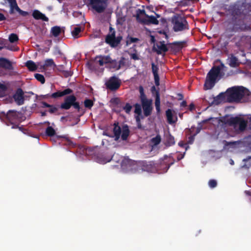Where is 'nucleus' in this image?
Masks as SVG:
<instances>
[{
	"label": "nucleus",
	"instance_id": "bf43d9fd",
	"mask_svg": "<svg viewBox=\"0 0 251 251\" xmlns=\"http://www.w3.org/2000/svg\"><path fill=\"white\" fill-rule=\"evenodd\" d=\"M130 57L134 60H139L140 59L138 54L136 53H131L130 54Z\"/></svg>",
	"mask_w": 251,
	"mask_h": 251
},
{
	"label": "nucleus",
	"instance_id": "5701e85b",
	"mask_svg": "<svg viewBox=\"0 0 251 251\" xmlns=\"http://www.w3.org/2000/svg\"><path fill=\"white\" fill-rule=\"evenodd\" d=\"M244 164L241 166L240 169L248 171L251 168V156H248L243 160Z\"/></svg>",
	"mask_w": 251,
	"mask_h": 251
},
{
	"label": "nucleus",
	"instance_id": "338daca9",
	"mask_svg": "<svg viewBox=\"0 0 251 251\" xmlns=\"http://www.w3.org/2000/svg\"><path fill=\"white\" fill-rule=\"evenodd\" d=\"M195 109V105L193 103H191L189 106V109L190 111H192Z\"/></svg>",
	"mask_w": 251,
	"mask_h": 251
},
{
	"label": "nucleus",
	"instance_id": "a211bd4d",
	"mask_svg": "<svg viewBox=\"0 0 251 251\" xmlns=\"http://www.w3.org/2000/svg\"><path fill=\"white\" fill-rule=\"evenodd\" d=\"M111 58L109 55H97L95 58V60L97 61L100 66H103L104 64H109L111 62Z\"/></svg>",
	"mask_w": 251,
	"mask_h": 251
},
{
	"label": "nucleus",
	"instance_id": "423d86ee",
	"mask_svg": "<svg viewBox=\"0 0 251 251\" xmlns=\"http://www.w3.org/2000/svg\"><path fill=\"white\" fill-rule=\"evenodd\" d=\"M228 100L229 101H240L244 96V88L243 87H232L227 90Z\"/></svg>",
	"mask_w": 251,
	"mask_h": 251
},
{
	"label": "nucleus",
	"instance_id": "4be33fe9",
	"mask_svg": "<svg viewBox=\"0 0 251 251\" xmlns=\"http://www.w3.org/2000/svg\"><path fill=\"white\" fill-rule=\"evenodd\" d=\"M32 16L36 20H42L45 22L49 21V18L38 10L33 11Z\"/></svg>",
	"mask_w": 251,
	"mask_h": 251
},
{
	"label": "nucleus",
	"instance_id": "f704fd0d",
	"mask_svg": "<svg viewBox=\"0 0 251 251\" xmlns=\"http://www.w3.org/2000/svg\"><path fill=\"white\" fill-rule=\"evenodd\" d=\"M46 134L48 136L51 137L55 135V131L52 127L49 126L46 129Z\"/></svg>",
	"mask_w": 251,
	"mask_h": 251
},
{
	"label": "nucleus",
	"instance_id": "49530a36",
	"mask_svg": "<svg viewBox=\"0 0 251 251\" xmlns=\"http://www.w3.org/2000/svg\"><path fill=\"white\" fill-rule=\"evenodd\" d=\"M151 69L153 75L158 74V67L157 65H155L154 63H151Z\"/></svg>",
	"mask_w": 251,
	"mask_h": 251
},
{
	"label": "nucleus",
	"instance_id": "bb28decb",
	"mask_svg": "<svg viewBox=\"0 0 251 251\" xmlns=\"http://www.w3.org/2000/svg\"><path fill=\"white\" fill-rule=\"evenodd\" d=\"M25 66L30 71H35L37 69V66L32 60H28L25 63Z\"/></svg>",
	"mask_w": 251,
	"mask_h": 251
},
{
	"label": "nucleus",
	"instance_id": "864d4df0",
	"mask_svg": "<svg viewBox=\"0 0 251 251\" xmlns=\"http://www.w3.org/2000/svg\"><path fill=\"white\" fill-rule=\"evenodd\" d=\"M54 54L56 55L58 54L61 55L62 54V52H61L60 48L58 46H55L54 48Z\"/></svg>",
	"mask_w": 251,
	"mask_h": 251
},
{
	"label": "nucleus",
	"instance_id": "393cba45",
	"mask_svg": "<svg viewBox=\"0 0 251 251\" xmlns=\"http://www.w3.org/2000/svg\"><path fill=\"white\" fill-rule=\"evenodd\" d=\"M173 163V162L169 163L166 160H163L160 162L159 166H158V167L162 169L163 172H166Z\"/></svg>",
	"mask_w": 251,
	"mask_h": 251
},
{
	"label": "nucleus",
	"instance_id": "412c9836",
	"mask_svg": "<svg viewBox=\"0 0 251 251\" xmlns=\"http://www.w3.org/2000/svg\"><path fill=\"white\" fill-rule=\"evenodd\" d=\"M165 145L166 146H171L175 144V140L174 137L171 135L170 132L168 131L165 134Z\"/></svg>",
	"mask_w": 251,
	"mask_h": 251
},
{
	"label": "nucleus",
	"instance_id": "603ef678",
	"mask_svg": "<svg viewBox=\"0 0 251 251\" xmlns=\"http://www.w3.org/2000/svg\"><path fill=\"white\" fill-rule=\"evenodd\" d=\"M6 41L3 39H0V50H2L3 48H7L9 49V48L6 47L5 46V42Z\"/></svg>",
	"mask_w": 251,
	"mask_h": 251
},
{
	"label": "nucleus",
	"instance_id": "052dcab7",
	"mask_svg": "<svg viewBox=\"0 0 251 251\" xmlns=\"http://www.w3.org/2000/svg\"><path fill=\"white\" fill-rule=\"evenodd\" d=\"M151 91L153 95H155V96L156 95V92H159L158 90H157L154 86H152L151 87Z\"/></svg>",
	"mask_w": 251,
	"mask_h": 251
},
{
	"label": "nucleus",
	"instance_id": "b1692460",
	"mask_svg": "<svg viewBox=\"0 0 251 251\" xmlns=\"http://www.w3.org/2000/svg\"><path fill=\"white\" fill-rule=\"evenodd\" d=\"M228 60H229L228 65L231 67L235 68L239 65L237 58L233 54L231 55Z\"/></svg>",
	"mask_w": 251,
	"mask_h": 251
},
{
	"label": "nucleus",
	"instance_id": "6ab92c4d",
	"mask_svg": "<svg viewBox=\"0 0 251 251\" xmlns=\"http://www.w3.org/2000/svg\"><path fill=\"white\" fill-rule=\"evenodd\" d=\"M142 170L147 172H153L155 169V164L153 161H143L141 163Z\"/></svg>",
	"mask_w": 251,
	"mask_h": 251
},
{
	"label": "nucleus",
	"instance_id": "774afa93",
	"mask_svg": "<svg viewBox=\"0 0 251 251\" xmlns=\"http://www.w3.org/2000/svg\"><path fill=\"white\" fill-rule=\"evenodd\" d=\"M180 107H186L187 106V102L185 101V100H183L182 101L181 103H180Z\"/></svg>",
	"mask_w": 251,
	"mask_h": 251
},
{
	"label": "nucleus",
	"instance_id": "a18cd8bd",
	"mask_svg": "<svg viewBox=\"0 0 251 251\" xmlns=\"http://www.w3.org/2000/svg\"><path fill=\"white\" fill-rule=\"evenodd\" d=\"M208 185L211 188H214L217 186V182L215 179H210L208 181Z\"/></svg>",
	"mask_w": 251,
	"mask_h": 251
},
{
	"label": "nucleus",
	"instance_id": "f8f14e48",
	"mask_svg": "<svg viewBox=\"0 0 251 251\" xmlns=\"http://www.w3.org/2000/svg\"><path fill=\"white\" fill-rule=\"evenodd\" d=\"M106 88L111 91L117 90L121 85V80L116 76H112L105 83Z\"/></svg>",
	"mask_w": 251,
	"mask_h": 251
},
{
	"label": "nucleus",
	"instance_id": "ddd939ff",
	"mask_svg": "<svg viewBox=\"0 0 251 251\" xmlns=\"http://www.w3.org/2000/svg\"><path fill=\"white\" fill-rule=\"evenodd\" d=\"M73 93V90L70 88H67L62 91H58L51 95L47 94L44 96L45 98H51L56 99L59 97H61L65 95H69Z\"/></svg>",
	"mask_w": 251,
	"mask_h": 251
},
{
	"label": "nucleus",
	"instance_id": "7ed1b4c3",
	"mask_svg": "<svg viewBox=\"0 0 251 251\" xmlns=\"http://www.w3.org/2000/svg\"><path fill=\"white\" fill-rule=\"evenodd\" d=\"M136 19L139 23L144 25H149L153 24L157 25L159 21L156 17L153 16H149L146 13L144 9H138L136 11Z\"/></svg>",
	"mask_w": 251,
	"mask_h": 251
},
{
	"label": "nucleus",
	"instance_id": "f03ea898",
	"mask_svg": "<svg viewBox=\"0 0 251 251\" xmlns=\"http://www.w3.org/2000/svg\"><path fill=\"white\" fill-rule=\"evenodd\" d=\"M221 71L220 66H214L207 74L204 84V89L209 90L212 89L215 85L218 77Z\"/></svg>",
	"mask_w": 251,
	"mask_h": 251
},
{
	"label": "nucleus",
	"instance_id": "1a4fd4ad",
	"mask_svg": "<svg viewBox=\"0 0 251 251\" xmlns=\"http://www.w3.org/2000/svg\"><path fill=\"white\" fill-rule=\"evenodd\" d=\"M72 106L76 109L77 112L81 110L79 102L76 101V98L74 95L66 96L64 99V101L60 104V108L65 110H68Z\"/></svg>",
	"mask_w": 251,
	"mask_h": 251
},
{
	"label": "nucleus",
	"instance_id": "de8ad7c7",
	"mask_svg": "<svg viewBox=\"0 0 251 251\" xmlns=\"http://www.w3.org/2000/svg\"><path fill=\"white\" fill-rule=\"evenodd\" d=\"M49 108H50V109H49L48 111L51 114L54 113L58 111V108L54 105L50 104V106Z\"/></svg>",
	"mask_w": 251,
	"mask_h": 251
},
{
	"label": "nucleus",
	"instance_id": "13d9d810",
	"mask_svg": "<svg viewBox=\"0 0 251 251\" xmlns=\"http://www.w3.org/2000/svg\"><path fill=\"white\" fill-rule=\"evenodd\" d=\"M224 145L226 146H228L229 145H234L236 144V142H227L226 140L223 141Z\"/></svg>",
	"mask_w": 251,
	"mask_h": 251
},
{
	"label": "nucleus",
	"instance_id": "5fc2aeb1",
	"mask_svg": "<svg viewBox=\"0 0 251 251\" xmlns=\"http://www.w3.org/2000/svg\"><path fill=\"white\" fill-rule=\"evenodd\" d=\"M62 73L65 77H68L72 75V73L70 71L64 70Z\"/></svg>",
	"mask_w": 251,
	"mask_h": 251
},
{
	"label": "nucleus",
	"instance_id": "cd10ccee",
	"mask_svg": "<svg viewBox=\"0 0 251 251\" xmlns=\"http://www.w3.org/2000/svg\"><path fill=\"white\" fill-rule=\"evenodd\" d=\"M155 106L157 112L159 113L160 111V99L159 92H156V95L155 96Z\"/></svg>",
	"mask_w": 251,
	"mask_h": 251
},
{
	"label": "nucleus",
	"instance_id": "37998d69",
	"mask_svg": "<svg viewBox=\"0 0 251 251\" xmlns=\"http://www.w3.org/2000/svg\"><path fill=\"white\" fill-rule=\"evenodd\" d=\"M132 108V106L129 103H126V105L123 107V110H124L127 114L130 113Z\"/></svg>",
	"mask_w": 251,
	"mask_h": 251
},
{
	"label": "nucleus",
	"instance_id": "4468645a",
	"mask_svg": "<svg viewBox=\"0 0 251 251\" xmlns=\"http://www.w3.org/2000/svg\"><path fill=\"white\" fill-rule=\"evenodd\" d=\"M167 122L169 124H175L177 121L176 113L173 110L168 109L165 112Z\"/></svg>",
	"mask_w": 251,
	"mask_h": 251
},
{
	"label": "nucleus",
	"instance_id": "a19ab883",
	"mask_svg": "<svg viewBox=\"0 0 251 251\" xmlns=\"http://www.w3.org/2000/svg\"><path fill=\"white\" fill-rule=\"evenodd\" d=\"M161 138L159 135H157L151 139V142L154 145H157L161 142Z\"/></svg>",
	"mask_w": 251,
	"mask_h": 251
},
{
	"label": "nucleus",
	"instance_id": "9b49d317",
	"mask_svg": "<svg viewBox=\"0 0 251 251\" xmlns=\"http://www.w3.org/2000/svg\"><path fill=\"white\" fill-rule=\"evenodd\" d=\"M227 123L234 127L239 125V130L240 131L245 130L247 126V121L243 118L239 117L230 118L227 120Z\"/></svg>",
	"mask_w": 251,
	"mask_h": 251
},
{
	"label": "nucleus",
	"instance_id": "f257e3e1",
	"mask_svg": "<svg viewBox=\"0 0 251 251\" xmlns=\"http://www.w3.org/2000/svg\"><path fill=\"white\" fill-rule=\"evenodd\" d=\"M248 4L243 3L240 5L235 6L232 10V18L227 22L225 33L228 38H230L233 33L241 29L242 21L241 18L247 15L249 10Z\"/></svg>",
	"mask_w": 251,
	"mask_h": 251
},
{
	"label": "nucleus",
	"instance_id": "72a5a7b5",
	"mask_svg": "<svg viewBox=\"0 0 251 251\" xmlns=\"http://www.w3.org/2000/svg\"><path fill=\"white\" fill-rule=\"evenodd\" d=\"M82 29L80 26H77L75 27L74 29L72 31V35L75 38H78V34L81 31Z\"/></svg>",
	"mask_w": 251,
	"mask_h": 251
},
{
	"label": "nucleus",
	"instance_id": "6e6552de",
	"mask_svg": "<svg viewBox=\"0 0 251 251\" xmlns=\"http://www.w3.org/2000/svg\"><path fill=\"white\" fill-rule=\"evenodd\" d=\"M122 36L120 35L116 36V31L111 25L109 27V32L105 37V42L111 47H117L121 43Z\"/></svg>",
	"mask_w": 251,
	"mask_h": 251
},
{
	"label": "nucleus",
	"instance_id": "0e129e2a",
	"mask_svg": "<svg viewBox=\"0 0 251 251\" xmlns=\"http://www.w3.org/2000/svg\"><path fill=\"white\" fill-rule=\"evenodd\" d=\"M19 123L16 124L12 126V128H19L20 130L22 131L23 129V128L22 127L19 126Z\"/></svg>",
	"mask_w": 251,
	"mask_h": 251
},
{
	"label": "nucleus",
	"instance_id": "e433bc0d",
	"mask_svg": "<svg viewBox=\"0 0 251 251\" xmlns=\"http://www.w3.org/2000/svg\"><path fill=\"white\" fill-rule=\"evenodd\" d=\"M84 106L90 109L94 105V102L92 100L90 99H86L84 101Z\"/></svg>",
	"mask_w": 251,
	"mask_h": 251
},
{
	"label": "nucleus",
	"instance_id": "f3484780",
	"mask_svg": "<svg viewBox=\"0 0 251 251\" xmlns=\"http://www.w3.org/2000/svg\"><path fill=\"white\" fill-rule=\"evenodd\" d=\"M155 46L157 49L155 48V46H154L153 47V50L155 51L157 54H161L162 52H166L168 50V49L164 41L157 42Z\"/></svg>",
	"mask_w": 251,
	"mask_h": 251
},
{
	"label": "nucleus",
	"instance_id": "09e8293b",
	"mask_svg": "<svg viewBox=\"0 0 251 251\" xmlns=\"http://www.w3.org/2000/svg\"><path fill=\"white\" fill-rule=\"evenodd\" d=\"M226 94L224 93H221L217 96V99H220L222 102L226 100Z\"/></svg>",
	"mask_w": 251,
	"mask_h": 251
},
{
	"label": "nucleus",
	"instance_id": "7c9ffc66",
	"mask_svg": "<svg viewBox=\"0 0 251 251\" xmlns=\"http://www.w3.org/2000/svg\"><path fill=\"white\" fill-rule=\"evenodd\" d=\"M61 30L59 26H54L51 28L50 32L54 37L58 36L61 33Z\"/></svg>",
	"mask_w": 251,
	"mask_h": 251
},
{
	"label": "nucleus",
	"instance_id": "4d7b16f0",
	"mask_svg": "<svg viewBox=\"0 0 251 251\" xmlns=\"http://www.w3.org/2000/svg\"><path fill=\"white\" fill-rule=\"evenodd\" d=\"M125 58L124 57H122L120 60L119 62H118L119 65H120V68H121L122 66L125 65Z\"/></svg>",
	"mask_w": 251,
	"mask_h": 251
},
{
	"label": "nucleus",
	"instance_id": "39448f33",
	"mask_svg": "<svg viewBox=\"0 0 251 251\" xmlns=\"http://www.w3.org/2000/svg\"><path fill=\"white\" fill-rule=\"evenodd\" d=\"M113 132L115 140L118 141L121 135L122 139L124 141L126 140L130 133L129 127L127 125H124L121 128L118 122H115L113 124Z\"/></svg>",
	"mask_w": 251,
	"mask_h": 251
},
{
	"label": "nucleus",
	"instance_id": "69168bd1",
	"mask_svg": "<svg viewBox=\"0 0 251 251\" xmlns=\"http://www.w3.org/2000/svg\"><path fill=\"white\" fill-rule=\"evenodd\" d=\"M57 69L59 72L62 73L64 70V66L63 65H59Z\"/></svg>",
	"mask_w": 251,
	"mask_h": 251
},
{
	"label": "nucleus",
	"instance_id": "473e14b6",
	"mask_svg": "<svg viewBox=\"0 0 251 251\" xmlns=\"http://www.w3.org/2000/svg\"><path fill=\"white\" fill-rule=\"evenodd\" d=\"M109 65V67L110 69H114L116 70H118L120 69V66L116 60H112L111 59Z\"/></svg>",
	"mask_w": 251,
	"mask_h": 251
},
{
	"label": "nucleus",
	"instance_id": "2eb2a0df",
	"mask_svg": "<svg viewBox=\"0 0 251 251\" xmlns=\"http://www.w3.org/2000/svg\"><path fill=\"white\" fill-rule=\"evenodd\" d=\"M152 100L150 99V100L143 101L141 103L144 114L146 117H148L151 114L152 110Z\"/></svg>",
	"mask_w": 251,
	"mask_h": 251
},
{
	"label": "nucleus",
	"instance_id": "79ce46f5",
	"mask_svg": "<svg viewBox=\"0 0 251 251\" xmlns=\"http://www.w3.org/2000/svg\"><path fill=\"white\" fill-rule=\"evenodd\" d=\"M110 102L118 108V105L121 103V101L119 98H114L110 100Z\"/></svg>",
	"mask_w": 251,
	"mask_h": 251
},
{
	"label": "nucleus",
	"instance_id": "3c124183",
	"mask_svg": "<svg viewBox=\"0 0 251 251\" xmlns=\"http://www.w3.org/2000/svg\"><path fill=\"white\" fill-rule=\"evenodd\" d=\"M154 83L156 86H158L160 84L159 83V76L158 75V74H154Z\"/></svg>",
	"mask_w": 251,
	"mask_h": 251
},
{
	"label": "nucleus",
	"instance_id": "c756f323",
	"mask_svg": "<svg viewBox=\"0 0 251 251\" xmlns=\"http://www.w3.org/2000/svg\"><path fill=\"white\" fill-rule=\"evenodd\" d=\"M51 66L55 67L56 65L52 59H47L45 60L44 64L43 66H41V68L45 69L48 67Z\"/></svg>",
	"mask_w": 251,
	"mask_h": 251
},
{
	"label": "nucleus",
	"instance_id": "c9c22d12",
	"mask_svg": "<svg viewBox=\"0 0 251 251\" xmlns=\"http://www.w3.org/2000/svg\"><path fill=\"white\" fill-rule=\"evenodd\" d=\"M6 90V86L0 82V98L5 96Z\"/></svg>",
	"mask_w": 251,
	"mask_h": 251
},
{
	"label": "nucleus",
	"instance_id": "a878e982",
	"mask_svg": "<svg viewBox=\"0 0 251 251\" xmlns=\"http://www.w3.org/2000/svg\"><path fill=\"white\" fill-rule=\"evenodd\" d=\"M82 151V154H85L86 155H92L95 153V148L92 147H85V146H82L80 149Z\"/></svg>",
	"mask_w": 251,
	"mask_h": 251
},
{
	"label": "nucleus",
	"instance_id": "6e6d98bb",
	"mask_svg": "<svg viewBox=\"0 0 251 251\" xmlns=\"http://www.w3.org/2000/svg\"><path fill=\"white\" fill-rule=\"evenodd\" d=\"M140 99L141 100V103L143 102V101H146L148 100H150V99H147L145 93L140 94Z\"/></svg>",
	"mask_w": 251,
	"mask_h": 251
},
{
	"label": "nucleus",
	"instance_id": "0eeeda50",
	"mask_svg": "<svg viewBox=\"0 0 251 251\" xmlns=\"http://www.w3.org/2000/svg\"><path fill=\"white\" fill-rule=\"evenodd\" d=\"M2 117L12 126L22 121V115L21 112L15 110H9L7 112H1Z\"/></svg>",
	"mask_w": 251,
	"mask_h": 251
},
{
	"label": "nucleus",
	"instance_id": "c03bdc74",
	"mask_svg": "<svg viewBox=\"0 0 251 251\" xmlns=\"http://www.w3.org/2000/svg\"><path fill=\"white\" fill-rule=\"evenodd\" d=\"M200 130L201 128H197L196 133H195L193 135H191L189 137L188 142L189 144H192L193 142L195 139V136L200 132Z\"/></svg>",
	"mask_w": 251,
	"mask_h": 251
},
{
	"label": "nucleus",
	"instance_id": "c85d7f7f",
	"mask_svg": "<svg viewBox=\"0 0 251 251\" xmlns=\"http://www.w3.org/2000/svg\"><path fill=\"white\" fill-rule=\"evenodd\" d=\"M186 43V41H176L172 43V45L174 46V50L177 51L180 50L183 48V45Z\"/></svg>",
	"mask_w": 251,
	"mask_h": 251
},
{
	"label": "nucleus",
	"instance_id": "aec40b11",
	"mask_svg": "<svg viewBox=\"0 0 251 251\" xmlns=\"http://www.w3.org/2000/svg\"><path fill=\"white\" fill-rule=\"evenodd\" d=\"M0 67L7 70H13L12 63L8 59L3 57L0 58Z\"/></svg>",
	"mask_w": 251,
	"mask_h": 251
},
{
	"label": "nucleus",
	"instance_id": "680f3d73",
	"mask_svg": "<svg viewBox=\"0 0 251 251\" xmlns=\"http://www.w3.org/2000/svg\"><path fill=\"white\" fill-rule=\"evenodd\" d=\"M41 104H42V106L41 107L42 108H45V107H48L49 108V107L50 106V104H48V103H47L45 101H42L41 102Z\"/></svg>",
	"mask_w": 251,
	"mask_h": 251
},
{
	"label": "nucleus",
	"instance_id": "8fccbe9b",
	"mask_svg": "<svg viewBox=\"0 0 251 251\" xmlns=\"http://www.w3.org/2000/svg\"><path fill=\"white\" fill-rule=\"evenodd\" d=\"M139 41V39L137 38L130 37L127 40V44L136 43Z\"/></svg>",
	"mask_w": 251,
	"mask_h": 251
},
{
	"label": "nucleus",
	"instance_id": "2f4dec72",
	"mask_svg": "<svg viewBox=\"0 0 251 251\" xmlns=\"http://www.w3.org/2000/svg\"><path fill=\"white\" fill-rule=\"evenodd\" d=\"M112 158L113 157L106 158L105 157H103L102 155H100L98 156L97 160L98 162L100 163L105 164L107 162H110L112 159Z\"/></svg>",
	"mask_w": 251,
	"mask_h": 251
},
{
	"label": "nucleus",
	"instance_id": "4c0bfd02",
	"mask_svg": "<svg viewBox=\"0 0 251 251\" xmlns=\"http://www.w3.org/2000/svg\"><path fill=\"white\" fill-rule=\"evenodd\" d=\"M135 107L134 112L135 114H137L138 116L141 115L142 114V107L141 105L139 103H135L134 105Z\"/></svg>",
	"mask_w": 251,
	"mask_h": 251
},
{
	"label": "nucleus",
	"instance_id": "58836bf2",
	"mask_svg": "<svg viewBox=\"0 0 251 251\" xmlns=\"http://www.w3.org/2000/svg\"><path fill=\"white\" fill-rule=\"evenodd\" d=\"M18 40L19 38L16 34L11 33V34H10L9 36V41L10 42L13 43L18 41Z\"/></svg>",
	"mask_w": 251,
	"mask_h": 251
},
{
	"label": "nucleus",
	"instance_id": "e2e57ef3",
	"mask_svg": "<svg viewBox=\"0 0 251 251\" xmlns=\"http://www.w3.org/2000/svg\"><path fill=\"white\" fill-rule=\"evenodd\" d=\"M221 102L222 101H221L220 99H217V97H216L214 98V100L212 103L213 104H218Z\"/></svg>",
	"mask_w": 251,
	"mask_h": 251
},
{
	"label": "nucleus",
	"instance_id": "ea45409f",
	"mask_svg": "<svg viewBox=\"0 0 251 251\" xmlns=\"http://www.w3.org/2000/svg\"><path fill=\"white\" fill-rule=\"evenodd\" d=\"M34 76L35 78L42 84H44L45 82V79L43 75L40 74H35Z\"/></svg>",
	"mask_w": 251,
	"mask_h": 251
},
{
	"label": "nucleus",
	"instance_id": "dca6fc26",
	"mask_svg": "<svg viewBox=\"0 0 251 251\" xmlns=\"http://www.w3.org/2000/svg\"><path fill=\"white\" fill-rule=\"evenodd\" d=\"M24 92L21 88H18L13 96V98L16 103L19 105H21L24 103Z\"/></svg>",
	"mask_w": 251,
	"mask_h": 251
},
{
	"label": "nucleus",
	"instance_id": "9d476101",
	"mask_svg": "<svg viewBox=\"0 0 251 251\" xmlns=\"http://www.w3.org/2000/svg\"><path fill=\"white\" fill-rule=\"evenodd\" d=\"M88 5L96 12L101 13L108 6V0H87Z\"/></svg>",
	"mask_w": 251,
	"mask_h": 251
},
{
	"label": "nucleus",
	"instance_id": "20e7f679",
	"mask_svg": "<svg viewBox=\"0 0 251 251\" xmlns=\"http://www.w3.org/2000/svg\"><path fill=\"white\" fill-rule=\"evenodd\" d=\"M172 23L173 25V30L175 32L188 30L189 28L186 19L180 14L174 15L172 18Z\"/></svg>",
	"mask_w": 251,
	"mask_h": 251
}]
</instances>
